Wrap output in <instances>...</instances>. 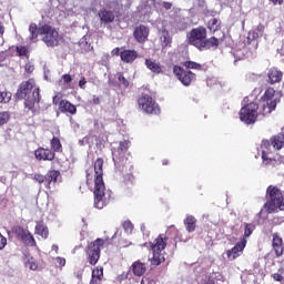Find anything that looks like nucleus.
Returning a JSON list of instances; mask_svg holds the SVG:
<instances>
[{
  "label": "nucleus",
  "mask_w": 284,
  "mask_h": 284,
  "mask_svg": "<svg viewBox=\"0 0 284 284\" xmlns=\"http://www.w3.org/2000/svg\"><path fill=\"white\" fill-rule=\"evenodd\" d=\"M36 234H38L39 236H41L42 239H48V226H45L43 223H38L36 225Z\"/></svg>",
  "instance_id": "obj_32"
},
{
  "label": "nucleus",
  "mask_w": 284,
  "mask_h": 284,
  "mask_svg": "<svg viewBox=\"0 0 284 284\" xmlns=\"http://www.w3.org/2000/svg\"><path fill=\"white\" fill-rule=\"evenodd\" d=\"M254 231V226L252 224L245 225L244 236H252V232Z\"/></svg>",
  "instance_id": "obj_42"
},
{
  "label": "nucleus",
  "mask_w": 284,
  "mask_h": 284,
  "mask_svg": "<svg viewBox=\"0 0 284 284\" xmlns=\"http://www.w3.org/2000/svg\"><path fill=\"white\" fill-rule=\"evenodd\" d=\"M270 83H280L283 79V72L278 71L277 69H271L267 73Z\"/></svg>",
  "instance_id": "obj_26"
},
{
  "label": "nucleus",
  "mask_w": 284,
  "mask_h": 284,
  "mask_svg": "<svg viewBox=\"0 0 284 284\" xmlns=\"http://www.w3.org/2000/svg\"><path fill=\"white\" fill-rule=\"evenodd\" d=\"M17 53L19 54V57H26V54H28V48L17 47Z\"/></svg>",
  "instance_id": "obj_43"
},
{
  "label": "nucleus",
  "mask_w": 284,
  "mask_h": 284,
  "mask_svg": "<svg viewBox=\"0 0 284 284\" xmlns=\"http://www.w3.org/2000/svg\"><path fill=\"white\" fill-rule=\"evenodd\" d=\"M193 284H214V280H212L210 274L202 273L193 281Z\"/></svg>",
  "instance_id": "obj_31"
},
{
  "label": "nucleus",
  "mask_w": 284,
  "mask_h": 284,
  "mask_svg": "<svg viewBox=\"0 0 284 284\" xmlns=\"http://www.w3.org/2000/svg\"><path fill=\"white\" fill-rule=\"evenodd\" d=\"M3 57V53H0V58Z\"/></svg>",
  "instance_id": "obj_62"
},
{
  "label": "nucleus",
  "mask_w": 284,
  "mask_h": 284,
  "mask_svg": "<svg viewBox=\"0 0 284 284\" xmlns=\"http://www.w3.org/2000/svg\"><path fill=\"white\" fill-rule=\"evenodd\" d=\"M81 145H85L88 143V136L83 138V140H80Z\"/></svg>",
  "instance_id": "obj_56"
},
{
  "label": "nucleus",
  "mask_w": 284,
  "mask_h": 284,
  "mask_svg": "<svg viewBox=\"0 0 284 284\" xmlns=\"http://www.w3.org/2000/svg\"><path fill=\"white\" fill-rule=\"evenodd\" d=\"M94 175L90 173V170L87 171V183H90L92 181Z\"/></svg>",
  "instance_id": "obj_53"
},
{
  "label": "nucleus",
  "mask_w": 284,
  "mask_h": 284,
  "mask_svg": "<svg viewBox=\"0 0 284 284\" xmlns=\"http://www.w3.org/2000/svg\"><path fill=\"white\" fill-rule=\"evenodd\" d=\"M55 262L58 263V265H60V267H63L65 265V258L63 257H57Z\"/></svg>",
  "instance_id": "obj_49"
},
{
  "label": "nucleus",
  "mask_w": 284,
  "mask_h": 284,
  "mask_svg": "<svg viewBox=\"0 0 284 284\" xmlns=\"http://www.w3.org/2000/svg\"><path fill=\"white\" fill-rule=\"evenodd\" d=\"M94 207L103 210L110 203V191L105 190L103 182V160L98 159L94 163Z\"/></svg>",
  "instance_id": "obj_1"
},
{
  "label": "nucleus",
  "mask_w": 284,
  "mask_h": 284,
  "mask_svg": "<svg viewBox=\"0 0 284 284\" xmlns=\"http://www.w3.org/2000/svg\"><path fill=\"white\" fill-rule=\"evenodd\" d=\"M184 225L186 232H194V230H196V217H194V215H187L184 220Z\"/></svg>",
  "instance_id": "obj_29"
},
{
  "label": "nucleus",
  "mask_w": 284,
  "mask_h": 284,
  "mask_svg": "<svg viewBox=\"0 0 284 284\" xmlns=\"http://www.w3.org/2000/svg\"><path fill=\"white\" fill-rule=\"evenodd\" d=\"M258 118V104L256 102H250L248 104L242 106L240 110V120L246 125H252V123H256V119Z\"/></svg>",
  "instance_id": "obj_8"
},
{
  "label": "nucleus",
  "mask_w": 284,
  "mask_h": 284,
  "mask_svg": "<svg viewBox=\"0 0 284 284\" xmlns=\"http://www.w3.org/2000/svg\"><path fill=\"white\" fill-rule=\"evenodd\" d=\"M155 28L158 30L162 50L170 48L172 45V37H170V31H168V20L158 19L155 21Z\"/></svg>",
  "instance_id": "obj_9"
},
{
  "label": "nucleus",
  "mask_w": 284,
  "mask_h": 284,
  "mask_svg": "<svg viewBox=\"0 0 284 284\" xmlns=\"http://www.w3.org/2000/svg\"><path fill=\"white\" fill-rule=\"evenodd\" d=\"M8 245V239L0 233V250H3Z\"/></svg>",
  "instance_id": "obj_45"
},
{
  "label": "nucleus",
  "mask_w": 284,
  "mask_h": 284,
  "mask_svg": "<svg viewBox=\"0 0 284 284\" xmlns=\"http://www.w3.org/2000/svg\"><path fill=\"white\" fill-rule=\"evenodd\" d=\"M103 245H105V241L102 239H97L93 243L88 245L87 256L90 265H97V263H99V258H101V248Z\"/></svg>",
  "instance_id": "obj_12"
},
{
  "label": "nucleus",
  "mask_w": 284,
  "mask_h": 284,
  "mask_svg": "<svg viewBox=\"0 0 284 284\" xmlns=\"http://www.w3.org/2000/svg\"><path fill=\"white\" fill-rule=\"evenodd\" d=\"M92 101H93L94 105H99L101 103V99L99 97H97V95H93V100Z\"/></svg>",
  "instance_id": "obj_54"
},
{
  "label": "nucleus",
  "mask_w": 284,
  "mask_h": 284,
  "mask_svg": "<svg viewBox=\"0 0 284 284\" xmlns=\"http://www.w3.org/2000/svg\"><path fill=\"white\" fill-rule=\"evenodd\" d=\"M204 45L203 49L210 50V48H215L216 45H219V39H216L215 37H212L210 39L205 38L204 40Z\"/></svg>",
  "instance_id": "obj_34"
},
{
  "label": "nucleus",
  "mask_w": 284,
  "mask_h": 284,
  "mask_svg": "<svg viewBox=\"0 0 284 284\" xmlns=\"http://www.w3.org/2000/svg\"><path fill=\"white\" fill-rule=\"evenodd\" d=\"M122 227L126 234H132V230H134V225H132V222L130 221H124Z\"/></svg>",
  "instance_id": "obj_41"
},
{
  "label": "nucleus",
  "mask_w": 284,
  "mask_h": 284,
  "mask_svg": "<svg viewBox=\"0 0 284 284\" xmlns=\"http://www.w3.org/2000/svg\"><path fill=\"white\" fill-rule=\"evenodd\" d=\"M24 70L26 72H29V73L34 72V65L26 64Z\"/></svg>",
  "instance_id": "obj_51"
},
{
  "label": "nucleus",
  "mask_w": 284,
  "mask_h": 284,
  "mask_svg": "<svg viewBox=\"0 0 284 284\" xmlns=\"http://www.w3.org/2000/svg\"><path fill=\"white\" fill-rule=\"evenodd\" d=\"M145 65L148 70L153 72V74H163V69L161 68V64L152 59L145 60Z\"/></svg>",
  "instance_id": "obj_25"
},
{
  "label": "nucleus",
  "mask_w": 284,
  "mask_h": 284,
  "mask_svg": "<svg viewBox=\"0 0 284 284\" xmlns=\"http://www.w3.org/2000/svg\"><path fill=\"white\" fill-rule=\"evenodd\" d=\"M87 83L88 81L85 80V78H81V80L79 81V88H81V90H85Z\"/></svg>",
  "instance_id": "obj_48"
},
{
  "label": "nucleus",
  "mask_w": 284,
  "mask_h": 284,
  "mask_svg": "<svg viewBox=\"0 0 284 284\" xmlns=\"http://www.w3.org/2000/svg\"><path fill=\"white\" fill-rule=\"evenodd\" d=\"M131 270L134 276H143V274L148 272V267L145 266V263H142L141 261H135L132 264Z\"/></svg>",
  "instance_id": "obj_24"
},
{
  "label": "nucleus",
  "mask_w": 284,
  "mask_h": 284,
  "mask_svg": "<svg viewBox=\"0 0 284 284\" xmlns=\"http://www.w3.org/2000/svg\"><path fill=\"white\" fill-rule=\"evenodd\" d=\"M115 79L118 80L120 88H128V85H130V82L123 77V73H116Z\"/></svg>",
  "instance_id": "obj_35"
},
{
  "label": "nucleus",
  "mask_w": 284,
  "mask_h": 284,
  "mask_svg": "<svg viewBox=\"0 0 284 284\" xmlns=\"http://www.w3.org/2000/svg\"><path fill=\"white\" fill-rule=\"evenodd\" d=\"M3 32H4L3 26H2L1 22H0V37H3Z\"/></svg>",
  "instance_id": "obj_57"
},
{
  "label": "nucleus",
  "mask_w": 284,
  "mask_h": 284,
  "mask_svg": "<svg viewBox=\"0 0 284 284\" xmlns=\"http://www.w3.org/2000/svg\"><path fill=\"white\" fill-rule=\"evenodd\" d=\"M130 148V141H121L120 143H113L112 146V159L114 165H122L125 161V152Z\"/></svg>",
  "instance_id": "obj_11"
},
{
  "label": "nucleus",
  "mask_w": 284,
  "mask_h": 284,
  "mask_svg": "<svg viewBox=\"0 0 284 284\" xmlns=\"http://www.w3.org/2000/svg\"><path fill=\"white\" fill-rule=\"evenodd\" d=\"M281 103V92H276L273 88H268L264 93V100L261 104L260 114L267 116L276 110V104Z\"/></svg>",
  "instance_id": "obj_6"
},
{
  "label": "nucleus",
  "mask_w": 284,
  "mask_h": 284,
  "mask_svg": "<svg viewBox=\"0 0 284 284\" xmlns=\"http://www.w3.org/2000/svg\"><path fill=\"white\" fill-rule=\"evenodd\" d=\"M8 121H10V112L1 111L0 112V128L2 125H6V123H8Z\"/></svg>",
  "instance_id": "obj_38"
},
{
  "label": "nucleus",
  "mask_w": 284,
  "mask_h": 284,
  "mask_svg": "<svg viewBox=\"0 0 284 284\" xmlns=\"http://www.w3.org/2000/svg\"><path fill=\"white\" fill-rule=\"evenodd\" d=\"M53 103H57V98H53Z\"/></svg>",
  "instance_id": "obj_61"
},
{
  "label": "nucleus",
  "mask_w": 284,
  "mask_h": 284,
  "mask_svg": "<svg viewBox=\"0 0 284 284\" xmlns=\"http://www.w3.org/2000/svg\"><path fill=\"white\" fill-rule=\"evenodd\" d=\"M263 30H265V27L258 26L253 31L248 32L247 41L251 43V41H256L258 37H263Z\"/></svg>",
  "instance_id": "obj_30"
},
{
  "label": "nucleus",
  "mask_w": 284,
  "mask_h": 284,
  "mask_svg": "<svg viewBox=\"0 0 284 284\" xmlns=\"http://www.w3.org/2000/svg\"><path fill=\"white\" fill-rule=\"evenodd\" d=\"M262 160L264 165H278L281 161L270 158V152L273 150H283L284 148V133H280L270 140L262 141Z\"/></svg>",
  "instance_id": "obj_4"
},
{
  "label": "nucleus",
  "mask_w": 284,
  "mask_h": 284,
  "mask_svg": "<svg viewBox=\"0 0 284 284\" xmlns=\"http://www.w3.org/2000/svg\"><path fill=\"white\" fill-rule=\"evenodd\" d=\"M165 247H168V236L160 234L154 243L151 244L153 256L151 258V265H161L165 261Z\"/></svg>",
  "instance_id": "obj_7"
},
{
  "label": "nucleus",
  "mask_w": 284,
  "mask_h": 284,
  "mask_svg": "<svg viewBox=\"0 0 284 284\" xmlns=\"http://www.w3.org/2000/svg\"><path fill=\"white\" fill-rule=\"evenodd\" d=\"M62 81H63V83H72V75H70V74H63L62 75Z\"/></svg>",
  "instance_id": "obj_46"
},
{
  "label": "nucleus",
  "mask_w": 284,
  "mask_h": 284,
  "mask_svg": "<svg viewBox=\"0 0 284 284\" xmlns=\"http://www.w3.org/2000/svg\"><path fill=\"white\" fill-rule=\"evenodd\" d=\"M101 281H103V267L97 266L92 271L91 284H101Z\"/></svg>",
  "instance_id": "obj_27"
},
{
  "label": "nucleus",
  "mask_w": 284,
  "mask_h": 284,
  "mask_svg": "<svg viewBox=\"0 0 284 284\" xmlns=\"http://www.w3.org/2000/svg\"><path fill=\"white\" fill-rule=\"evenodd\" d=\"M207 37V30L203 27L192 29L189 36L190 45H194L197 50H203L205 39Z\"/></svg>",
  "instance_id": "obj_10"
},
{
  "label": "nucleus",
  "mask_w": 284,
  "mask_h": 284,
  "mask_svg": "<svg viewBox=\"0 0 284 284\" xmlns=\"http://www.w3.org/2000/svg\"><path fill=\"white\" fill-rule=\"evenodd\" d=\"M60 112H68L69 114H77V106L68 100H62L59 103Z\"/></svg>",
  "instance_id": "obj_23"
},
{
  "label": "nucleus",
  "mask_w": 284,
  "mask_h": 284,
  "mask_svg": "<svg viewBox=\"0 0 284 284\" xmlns=\"http://www.w3.org/2000/svg\"><path fill=\"white\" fill-rule=\"evenodd\" d=\"M133 37L138 43H145V41H148V37H150V28L143 24L135 28Z\"/></svg>",
  "instance_id": "obj_17"
},
{
  "label": "nucleus",
  "mask_w": 284,
  "mask_h": 284,
  "mask_svg": "<svg viewBox=\"0 0 284 284\" xmlns=\"http://www.w3.org/2000/svg\"><path fill=\"white\" fill-rule=\"evenodd\" d=\"M111 54H112L113 57H121V49H119V48L113 49V50L111 51Z\"/></svg>",
  "instance_id": "obj_50"
},
{
  "label": "nucleus",
  "mask_w": 284,
  "mask_h": 284,
  "mask_svg": "<svg viewBox=\"0 0 284 284\" xmlns=\"http://www.w3.org/2000/svg\"><path fill=\"white\" fill-rule=\"evenodd\" d=\"M34 181L39 182L40 185H41V184H44V185H45V175L36 174V175H34Z\"/></svg>",
  "instance_id": "obj_44"
},
{
  "label": "nucleus",
  "mask_w": 284,
  "mask_h": 284,
  "mask_svg": "<svg viewBox=\"0 0 284 284\" xmlns=\"http://www.w3.org/2000/svg\"><path fill=\"white\" fill-rule=\"evenodd\" d=\"M59 171H50L44 178V187H50L51 183H57Z\"/></svg>",
  "instance_id": "obj_28"
},
{
  "label": "nucleus",
  "mask_w": 284,
  "mask_h": 284,
  "mask_svg": "<svg viewBox=\"0 0 284 284\" xmlns=\"http://www.w3.org/2000/svg\"><path fill=\"white\" fill-rule=\"evenodd\" d=\"M141 284H156V282L149 277H142Z\"/></svg>",
  "instance_id": "obj_47"
},
{
  "label": "nucleus",
  "mask_w": 284,
  "mask_h": 284,
  "mask_svg": "<svg viewBox=\"0 0 284 284\" xmlns=\"http://www.w3.org/2000/svg\"><path fill=\"white\" fill-rule=\"evenodd\" d=\"M245 245H247V240L242 239L240 242H237L232 250H229L226 252L227 258L230 261H234L235 258H239L241 254H243V251L245 250Z\"/></svg>",
  "instance_id": "obj_16"
},
{
  "label": "nucleus",
  "mask_w": 284,
  "mask_h": 284,
  "mask_svg": "<svg viewBox=\"0 0 284 284\" xmlns=\"http://www.w3.org/2000/svg\"><path fill=\"white\" fill-rule=\"evenodd\" d=\"M138 105L142 112H145V114H159L161 112L159 104H156L154 99L148 94L139 98Z\"/></svg>",
  "instance_id": "obj_13"
},
{
  "label": "nucleus",
  "mask_w": 284,
  "mask_h": 284,
  "mask_svg": "<svg viewBox=\"0 0 284 284\" xmlns=\"http://www.w3.org/2000/svg\"><path fill=\"white\" fill-rule=\"evenodd\" d=\"M51 150L53 152H61V141L58 138L51 140Z\"/></svg>",
  "instance_id": "obj_40"
},
{
  "label": "nucleus",
  "mask_w": 284,
  "mask_h": 284,
  "mask_svg": "<svg viewBox=\"0 0 284 284\" xmlns=\"http://www.w3.org/2000/svg\"><path fill=\"white\" fill-rule=\"evenodd\" d=\"M26 267H29V270H38L39 264H37V261L34 260V257H30L28 256L26 260Z\"/></svg>",
  "instance_id": "obj_36"
},
{
  "label": "nucleus",
  "mask_w": 284,
  "mask_h": 284,
  "mask_svg": "<svg viewBox=\"0 0 284 284\" xmlns=\"http://www.w3.org/2000/svg\"><path fill=\"white\" fill-rule=\"evenodd\" d=\"M266 194H268V200L264 204L266 212H268V214H272L274 212H283L284 210L283 192H281L276 186H268L266 190Z\"/></svg>",
  "instance_id": "obj_5"
},
{
  "label": "nucleus",
  "mask_w": 284,
  "mask_h": 284,
  "mask_svg": "<svg viewBox=\"0 0 284 284\" xmlns=\"http://www.w3.org/2000/svg\"><path fill=\"white\" fill-rule=\"evenodd\" d=\"M52 250H53L54 252H59V245L53 244V245H52Z\"/></svg>",
  "instance_id": "obj_58"
},
{
  "label": "nucleus",
  "mask_w": 284,
  "mask_h": 284,
  "mask_svg": "<svg viewBox=\"0 0 284 284\" xmlns=\"http://www.w3.org/2000/svg\"><path fill=\"white\" fill-rule=\"evenodd\" d=\"M173 74H175L176 79L184 85H190L192 81H196V74L192 73L190 70H184L179 65L173 67Z\"/></svg>",
  "instance_id": "obj_14"
},
{
  "label": "nucleus",
  "mask_w": 284,
  "mask_h": 284,
  "mask_svg": "<svg viewBox=\"0 0 284 284\" xmlns=\"http://www.w3.org/2000/svg\"><path fill=\"white\" fill-rule=\"evenodd\" d=\"M273 278H274V281L281 282V281H283V275H281V274H278V273H275V274L273 275Z\"/></svg>",
  "instance_id": "obj_52"
},
{
  "label": "nucleus",
  "mask_w": 284,
  "mask_h": 284,
  "mask_svg": "<svg viewBox=\"0 0 284 284\" xmlns=\"http://www.w3.org/2000/svg\"><path fill=\"white\" fill-rule=\"evenodd\" d=\"M170 13H171V14H170L169 17H170L171 19H174L175 12H174L173 10H171Z\"/></svg>",
  "instance_id": "obj_59"
},
{
  "label": "nucleus",
  "mask_w": 284,
  "mask_h": 284,
  "mask_svg": "<svg viewBox=\"0 0 284 284\" xmlns=\"http://www.w3.org/2000/svg\"><path fill=\"white\" fill-rule=\"evenodd\" d=\"M272 1V3H274L275 6L278 4L281 6V3H283V0H270Z\"/></svg>",
  "instance_id": "obj_55"
},
{
  "label": "nucleus",
  "mask_w": 284,
  "mask_h": 284,
  "mask_svg": "<svg viewBox=\"0 0 284 284\" xmlns=\"http://www.w3.org/2000/svg\"><path fill=\"white\" fill-rule=\"evenodd\" d=\"M29 39L33 43L37 41V37H41L43 43L48 48H55V45H59V41H61V36H59V31L51 26L44 24L40 29L37 27V24L31 23L29 26Z\"/></svg>",
  "instance_id": "obj_2"
},
{
  "label": "nucleus",
  "mask_w": 284,
  "mask_h": 284,
  "mask_svg": "<svg viewBox=\"0 0 284 284\" xmlns=\"http://www.w3.org/2000/svg\"><path fill=\"white\" fill-rule=\"evenodd\" d=\"M13 232L18 236V239L23 241L24 245H30V247H34V245H37V241H34V236L31 235L28 229H23L21 226H14Z\"/></svg>",
  "instance_id": "obj_15"
},
{
  "label": "nucleus",
  "mask_w": 284,
  "mask_h": 284,
  "mask_svg": "<svg viewBox=\"0 0 284 284\" xmlns=\"http://www.w3.org/2000/svg\"><path fill=\"white\" fill-rule=\"evenodd\" d=\"M17 99H24V106L28 108V110H32L34 108L36 103H39V88H37V84L34 83L33 79H30L26 82H22L20 84V89L16 93Z\"/></svg>",
  "instance_id": "obj_3"
},
{
  "label": "nucleus",
  "mask_w": 284,
  "mask_h": 284,
  "mask_svg": "<svg viewBox=\"0 0 284 284\" xmlns=\"http://www.w3.org/2000/svg\"><path fill=\"white\" fill-rule=\"evenodd\" d=\"M98 14L100 17L101 23H112L115 19L114 12L108 9L100 10Z\"/></svg>",
  "instance_id": "obj_22"
},
{
  "label": "nucleus",
  "mask_w": 284,
  "mask_h": 284,
  "mask_svg": "<svg viewBox=\"0 0 284 284\" xmlns=\"http://www.w3.org/2000/svg\"><path fill=\"white\" fill-rule=\"evenodd\" d=\"M12 99L11 92H1L0 91V103H10Z\"/></svg>",
  "instance_id": "obj_39"
},
{
  "label": "nucleus",
  "mask_w": 284,
  "mask_h": 284,
  "mask_svg": "<svg viewBox=\"0 0 284 284\" xmlns=\"http://www.w3.org/2000/svg\"><path fill=\"white\" fill-rule=\"evenodd\" d=\"M163 165H168V160H163Z\"/></svg>",
  "instance_id": "obj_60"
},
{
  "label": "nucleus",
  "mask_w": 284,
  "mask_h": 284,
  "mask_svg": "<svg viewBox=\"0 0 284 284\" xmlns=\"http://www.w3.org/2000/svg\"><path fill=\"white\" fill-rule=\"evenodd\" d=\"M145 8H154L155 10H172L171 2H165L163 0H146Z\"/></svg>",
  "instance_id": "obj_18"
},
{
  "label": "nucleus",
  "mask_w": 284,
  "mask_h": 284,
  "mask_svg": "<svg viewBox=\"0 0 284 284\" xmlns=\"http://www.w3.org/2000/svg\"><path fill=\"white\" fill-rule=\"evenodd\" d=\"M184 67H186L187 70H203V65H201L194 61L184 62Z\"/></svg>",
  "instance_id": "obj_37"
},
{
  "label": "nucleus",
  "mask_w": 284,
  "mask_h": 284,
  "mask_svg": "<svg viewBox=\"0 0 284 284\" xmlns=\"http://www.w3.org/2000/svg\"><path fill=\"white\" fill-rule=\"evenodd\" d=\"M273 250L277 257L283 256V239L277 233L273 234Z\"/></svg>",
  "instance_id": "obj_21"
},
{
  "label": "nucleus",
  "mask_w": 284,
  "mask_h": 284,
  "mask_svg": "<svg viewBox=\"0 0 284 284\" xmlns=\"http://www.w3.org/2000/svg\"><path fill=\"white\" fill-rule=\"evenodd\" d=\"M34 156L38 161H54V152L50 149L40 148L34 151Z\"/></svg>",
  "instance_id": "obj_19"
},
{
  "label": "nucleus",
  "mask_w": 284,
  "mask_h": 284,
  "mask_svg": "<svg viewBox=\"0 0 284 284\" xmlns=\"http://www.w3.org/2000/svg\"><path fill=\"white\" fill-rule=\"evenodd\" d=\"M220 27L221 20L216 18H212L211 20H209L207 28L211 32H216V30H219Z\"/></svg>",
  "instance_id": "obj_33"
},
{
  "label": "nucleus",
  "mask_w": 284,
  "mask_h": 284,
  "mask_svg": "<svg viewBox=\"0 0 284 284\" xmlns=\"http://www.w3.org/2000/svg\"><path fill=\"white\" fill-rule=\"evenodd\" d=\"M121 61L124 63H134L139 58V53L135 50H123L120 53Z\"/></svg>",
  "instance_id": "obj_20"
}]
</instances>
